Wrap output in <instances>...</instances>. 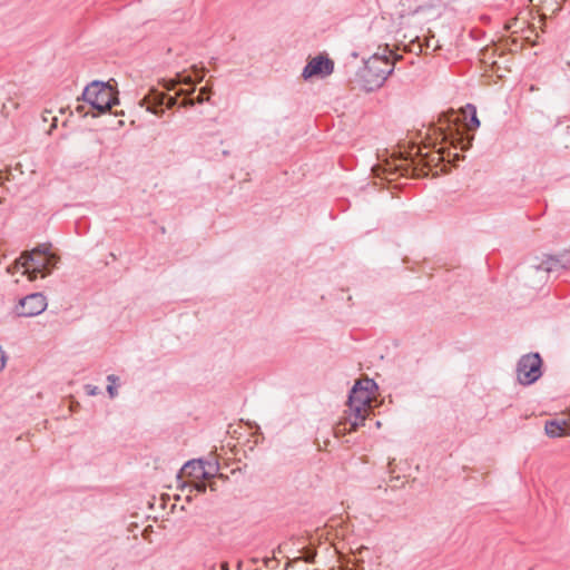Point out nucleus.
Instances as JSON below:
<instances>
[{
	"label": "nucleus",
	"instance_id": "f3484780",
	"mask_svg": "<svg viewBox=\"0 0 570 570\" xmlns=\"http://www.w3.org/2000/svg\"><path fill=\"white\" fill-rule=\"evenodd\" d=\"M205 465H206V470L207 471H213V465L216 466V473L218 472L219 470V465L217 462H205Z\"/></svg>",
	"mask_w": 570,
	"mask_h": 570
},
{
	"label": "nucleus",
	"instance_id": "20e7f679",
	"mask_svg": "<svg viewBox=\"0 0 570 570\" xmlns=\"http://www.w3.org/2000/svg\"><path fill=\"white\" fill-rule=\"evenodd\" d=\"M82 99L99 114L109 110L118 102L112 87L101 81H92L88 85L82 92Z\"/></svg>",
	"mask_w": 570,
	"mask_h": 570
},
{
	"label": "nucleus",
	"instance_id": "6ab92c4d",
	"mask_svg": "<svg viewBox=\"0 0 570 570\" xmlns=\"http://www.w3.org/2000/svg\"><path fill=\"white\" fill-rule=\"evenodd\" d=\"M220 570H229V566H228V563H227V562H223V563L220 564Z\"/></svg>",
	"mask_w": 570,
	"mask_h": 570
},
{
	"label": "nucleus",
	"instance_id": "4468645a",
	"mask_svg": "<svg viewBox=\"0 0 570 570\" xmlns=\"http://www.w3.org/2000/svg\"><path fill=\"white\" fill-rule=\"evenodd\" d=\"M205 480L206 479L191 480L190 482H184L181 488H183V490L189 489V492H193L195 490L199 493H204L207 488L206 483L204 482Z\"/></svg>",
	"mask_w": 570,
	"mask_h": 570
},
{
	"label": "nucleus",
	"instance_id": "aec40b11",
	"mask_svg": "<svg viewBox=\"0 0 570 570\" xmlns=\"http://www.w3.org/2000/svg\"><path fill=\"white\" fill-rule=\"evenodd\" d=\"M52 120H53V122H52V125L50 127V130L57 126V118L55 117Z\"/></svg>",
	"mask_w": 570,
	"mask_h": 570
},
{
	"label": "nucleus",
	"instance_id": "412c9836",
	"mask_svg": "<svg viewBox=\"0 0 570 570\" xmlns=\"http://www.w3.org/2000/svg\"><path fill=\"white\" fill-rule=\"evenodd\" d=\"M77 111H78V112H82V111H83V107H82V106H78V107H77Z\"/></svg>",
	"mask_w": 570,
	"mask_h": 570
},
{
	"label": "nucleus",
	"instance_id": "2eb2a0df",
	"mask_svg": "<svg viewBox=\"0 0 570 570\" xmlns=\"http://www.w3.org/2000/svg\"><path fill=\"white\" fill-rule=\"evenodd\" d=\"M443 119L450 128L451 125H455L460 120V116L455 111L451 110L450 112L444 114L442 118H440V121H443Z\"/></svg>",
	"mask_w": 570,
	"mask_h": 570
},
{
	"label": "nucleus",
	"instance_id": "0eeeda50",
	"mask_svg": "<svg viewBox=\"0 0 570 570\" xmlns=\"http://www.w3.org/2000/svg\"><path fill=\"white\" fill-rule=\"evenodd\" d=\"M532 267L538 272H557L560 269H570V249H566L558 255H543L537 257Z\"/></svg>",
	"mask_w": 570,
	"mask_h": 570
},
{
	"label": "nucleus",
	"instance_id": "ddd939ff",
	"mask_svg": "<svg viewBox=\"0 0 570 570\" xmlns=\"http://www.w3.org/2000/svg\"><path fill=\"white\" fill-rule=\"evenodd\" d=\"M567 426L566 421L551 420L546 422L544 431L550 438H559L567 433Z\"/></svg>",
	"mask_w": 570,
	"mask_h": 570
},
{
	"label": "nucleus",
	"instance_id": "5701e85b",
	"mask_svg": "<svg viewBox=\"0 0 570 570\" xmlns=\"http://www.w3.org/2000/svg\"><path fill=\"white\" fill-rule=\"evenodd\" d=\"M568 433L570 434V425H569V430H568Z\"/></svg>",
	"mask_w": 570,
	"mask_h": 570
},
{
	"label": "nucleus",
	"instance_id": "6e6552de",
	"mask_svg": "<svg viewBox=\"0 0 570 570\" xmlns=\"http://www.w3.org/2000/svg\"><path fill=\"white\" fill-rule=\"evenodd\" d=\"M47 308V299L41 293H33L21 298L17 307L19 316L32 317Z\"/></svg>",
	"mask_w": 570,
	"mask_h": 570
},
{
	"label": "nucleus",
	"instance_id": "f03ea898",
	"mask_svg": "<svg viewBox=\"0 0 570 570\" xmlns=\"http://www.w3.org/2000/svg\"><path fill=\"white\" fill-rule=\"evenodd\" d=\"M401 56H396L387 47L383 53H374L366 62L361 71V78L364 82V88L367 91L380 88L392 73L395 60Z\"/></svg>",
	"mask_w": 570,
	"mask_h": 570
},
{
	"label": "nucleus",
	"instance_id": "9d476101",
	"mask_svg": "<svg viewBox=\"0 0 570 570\" xmlns=\"http://www.w3.org/2000/svg\"><path fill=\"white\" fill-rule=\"evenodd\" d=\"M181 473L191 480L212 479L216 474V466L213 465V471H207L203 460H191L183 466Z\"/></svg>",
	"mask_w": 570,
	"mask_h": 570
},
{
	"label": "nucleus",
	"instance_id": "39448f33",
	"mask_svg": "<svg viewBox=\"0 0 570 570\" xmlns=\"http://www.w3.org/2000/svg\"><path fill=\"white\" fill-rule=\"evenodd\" d=\"M542 360L538 353L523 355L517 366V377L522 385H530L540 379Z\"/></svg>",
	"mask_w": 570,
	"mask_h": 570
},
{
	"label": "nucleus",
	"instance_id": "1a4fd4ad",
	"mask_svg": "<svg viewBox=\"0 0 570 570\" xmlns=\"http://www.w3.org/2000/svg\"><path fill=\"white\" fill-rule=\"evenodd\" d=\"M334 70V62L322 55L312 58L305 68L303 69L302 77L304 79H309L312 77H327Z\"/></svg>",
	"mask_w": 570,
	"mask_h": 570
},
{
	"label": "nucleus",
	"instance_id": "9b49d317",
	"mask_svg": "<svg viewBox=\"0 0 570 570\" xmlns=\"http://www.w3.org/2000/svg\"><path fill=\"white\" fill-rule=\"evenodd\" d=\"M165 104H166L167 108H171L176 104V98L167 97L164 94H159V92L155 91L151 95H149L148 97H145L140 101L141 106L147 105V107H146L147 111H150L156 115H158L157 107L163 106Z\"/></svg>",
	"mask_w": 570,
	"mask_h": 570
},
{
	"label": "nucleus",
	"instance_id": "dca6fc26",
	"mask_svg": "<svg viewBox=\"0 0 570 570\" xmlns=\"http://www.w3.org/2000/svg\"><path fill=\"white\" fill-rule=\"evenodd\" d=\"M107 380L110 382V384L107 386V391H108L110 397H115L117 395V389L115 386L117 377L114 374H111V375H108Z\"/></svg>",
	"mask_w": 570,
	"mask_h": 570
},
{
	"label": "nucleus",
	"instance_id": "f257e3e1",
	"mask_svg": "<svg viewBox=\"0 0 570 570\" xmlns=\"http://www.w3.org/2000/svg\"><path fill=\"white\" fill-rule=\"evenodd\" d=\"M375 386L373 380L357 381L353 386L346 403V410L334 431L336 435L353 432L364 424L373 411L374 395L371 389Z\"/></svg>",
	"mask_w": 570,
	"mask_h": 570
},
{
	"label": "nucleus",
	"instance_id": "a211bd4d",
	"mask_svg": "<svg viewBox=\"0 0 570 570\" xmlns=\"http://www.w3.org/2000/svg\"><path fill=\"white\" fill-rule=\"evenodd\" d=\"M417 48L420 52H422V45L420 42L417 43H412V48L410 49L411 51H414V48Z\"/></svg>",
	"mask_w": 570,
	"mask_h": 570
},
{
	"label": "nucleus",
	"instance_id": "423d86ee",
	"mask_svg": "<svg viewBox=\"0 0 570 570\" xmlns=\"http://www.w3.org/2000/svg\"><path fill=\"white\" fill-rule=\"evenodd\" d=\"M373 173L375 176L392 180L393 176L397 173L400 175H407L412 173L415 176H425L428 175V171L424 170V167L419 168L417 166H414V161H409L407 159H401L400 164L396 163H386L385 166H376L373 167Z\"/></svg>",
	"mask_w": 570,
	"mask_h": 570
},
{
	"label": "nucleus",
	"instance_id": "4be33fe9",
	"mask_svg": "<svg viewBox=\"0 0 570 570\" xmlns=\"http://www.w3.org/2000/svg\"><path fill=\"white\" fill-rule=\"evenodd\" d=\"M95 393H96L95 389H91L90 394H95Z\"/></svg>",
	"mask_w": 570,
	"mask_h": 570
},
{
	"label": "nucleus",
	"instance_id": "f8f14e48",
	"mask_svg": "<svg viewBox=\"0 0 570 570\" xmlns=\"http://www.w3.org/2000/svg\"><path fill=\"white\" fill-rule=\"evenodd\" d=\"M460 119L462 118L464 121V127L468 130H475L480 126V120L476 116V108L473 105L468 104L464 108L461 109Z\"/></svg>",
	"mask_w": 570,
	"mask_h": 570
},
{
	"label": "nucleus",
	"instance_id": "7ed1b4c3",
	"mask_svg": "<svg viewBox=\"0 0 570 570\" xmlns=\"http://www.w3.org/2000/svg\"><path fill=\"white\" fill-rule=\"evenodd\" d=\"M58 258L49 253L47 246L35 248L33 250L24 252L11 266L8 267V273L23 268L22 274H28L29 279H36L38 274L42 277L50 273L57 264Z\"/></svg>",
	"mask_w": 570,
	"mask_h": 570
}]
</instances>
